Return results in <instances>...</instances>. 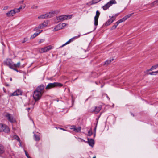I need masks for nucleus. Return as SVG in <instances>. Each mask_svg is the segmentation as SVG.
<instances>
[{
	"label": "nucleus",
	"instance_id": "f704fd0d",
	"mask_svg": "<svg viewBox=\"0 0 158 158\" xmlns=\"http://www.w3.org/2000/svg\"><path fill=\"white\" fill-rule=\"evenodd\" d=\"M117 27V25L114 24V25H113L112 27L111 28V29L114 30V29H115Z\"/></svg>",
	"mask_w": 158,
	"mask_h": 158
},
{
	"label": "nucleus",
	"instance_id": "aec40b11",
	"mask_svg": "<svg viewBox=\"0 0 158 158\" xmlns=\"http://www.w3.org/2000/svg\"><path fill=\"white\" fill-rule=\"evenodd\" d=\"M13 139L16 140L18 141L19 142L20 146H21V142L20 141V138L18 136L16 135H14L13 136Z\"/></svg>",
	"mask_w": 158,
	"mask_h": 158
},
{
	"label": "nucleus",
	"instance_id": "4be33fe9",
	"mask_svg": "<svg viewBox=\"0 0 158 158\" xmlns=\"http://www.w3.org/2000/svg\"><path fill=\"white\" fill-rule=\"evenodd\" d=\"M42 30H41L40 32H39V33H35L33 35H32L30 38L31 39H33L36 36H37L42 31Z\"/></svg>",
	"mask_w": 158,
	"mask_h": 158
},
{
	"label": "nucleus",
	"instance_id": "a19ab883",
	"mask_svg": "<svg viewBox=\"0 0 158 158\" xmlns=\"http://www.w3.org/2000/svg\"><path fill=\"white\" fill-rule=\"evenodd\" d=\"M26 156L28 158H31L29 156L28 154L26 155Z\"/></svg>",
	"mask_w": 158,
	"mask_h": 158
},
{
	"label": "nucleus",
	"instance_id": "dca6fc26",
	"mask_svg": "<svg viewBox=\"0 0 158 158\" xmlns=\"http://www.w3.org/2000/svg\"><path fill=\"white\" fill-rule=\"evenodd\" d=\"M71 129H73V131L76 132H78L80 131L81 128L80 127H76L74 126H72Z\"/></svg>",
	"mask_w": 158,
	"mask_h": 158
},
{
	"label": "nucleus",
	"instance_id": "5701e85b",
	"mask_svg": "<svg viewBox=\"0 0 158 158\" xmlns=\"http://www.w3.org/2000/svg\"><path fill=\"white\" fill-rule=\"evenodd\" d=\"M4 130H3V131L6 132L8 133L10 131V130L8 127L6 125V127H3V128Z\"/></svg>",
	"mask_w": 158,
	"mask_h": 158
},
{
	"label": "nucleus",
	"instance_id": "b1692460",
	"mask_svg": "<svg viewBox=\"0 0 158 158\" xmlns=\"http://www.w3.org/2000/svg\"><path fill=\"white\" fill-rule=\"evenodd\" d=\"M26 6V4H23L22 5H21L19 8H17V9L19 10V12H20L21 9H24L25 7Z\"/></svg>",
	"mask_w": 158,
	"mask_h": 158
},
{
	"label": "nucleus",
	"instance_id": "473e14b6",
	"mask_svg": "<svg viewBox=\"0 0 158 158\" xmlns=\"http://www.w3.org/2000/svg\"><path fill=\"white\" fill-rule=\"evenodd\" d=\"M44 41H45V39H41L39 40L38 43L39 44H41L42 43H43L44 42Z\"/></svg>",
	"mask_w": 158,
	"mask_h": 158
},
{
	"label": "nucleus",
	"instance_id": "7c9ffc66",
	"mask_svg": "<svg viewBox=\"0 0 158 158\" xmlns=\"http://www.w3.org/2000/svg\"><path fill=\"white\" fill-rule=\"evenodd\" d=\"M152 5L153 6L155 5H158V0H156L155 1L153 2Z\"/></svg>",
	"mask_w": 158,
	"mask_h": 158
},
{
	"label": "nucleus",
	"instance_id": "72a5a7b5",
	"mask_svg": "<svg viewBox=\"0 0 158 158\" xmlns=\"http://www.w3.org/2000/svg\"><path fill=\"white\" fill-rule=\"evenodd\" d=\"M38 8V7L37 6L35 5H33L31 7V8L32 9H37Z\"/></svg>",
	"mask_w": 158,
	"mask_h": 158
},
{
	"label": "nucleus",
	"instance_id": "2f4dec72",
	"mask_svg": "<svg viewBox=\"0 0 158 158\" xmlns=\"http://www.w3.org/2000/svg\"><path fill=\"white\" fill-rule=\"evenodd\" d=\"M111 60H107L105 63V64H106V65H108V64H109L111 62Z\"/></svg>",
	"mask_w": 158,
	"mask_h": 158
},
{
	"label": "nucleus",
	"instance_id": "bb28decb",
	"mask_svg": "<svg viewBox=\"0 0 158 158\" xmlns=\"http://www.w3.org/2000/svg\"><path fill=\"white\" fill-rule=\"evenodd\" d=\"M3 127H6V125L0 124V132L3 131L4 130L2 128Z\"/></svg>",
	"mask_w": 158,
	"mask_h": 158
},
{
	"label": "nucleus",
	"instance_id": "20e7f679",
	"mask_svg": "<svg viewBox=\"0 0 158 158\" xmlns=\"http://www.w3.org/2000/svg\"><path fill=\"white\" fill-rule=\"evenodd\" d=\"M67 26H68V24L64 23H60L54 27L53 31H56L63 29L65 27Z\"/></svg>",
	"mask_w": 158,
	"mask_h": 158
},
{
	"label": "nucleus",
	"instance_id": "ddd939ff",
	"mask_svg": "<svg viewBox=\"0 0 158 158\" xmlns=\"http://www.w3.org/2000/svg\"><path fill=\"white\" fill-rule=\"evenodd\" d=\"M22 94L21 91L19 90H17L14 92V93H11L10 94V96H17L21 95Z\"/></svg>",
	"mask_w": 158,
	"mask_h": 158
},
{
	"label": "nucleus",
	"instance_id": "9d476101",
	"mask_svg": "<svg viewBox=\"0 0 158 158\" xmlns=\"http://www.w3.org/2000/svg\"><path fill=\"white\" fill-rule=\"evenodd\" d=\"M100 15V12L98 10L96 12V15L94 18V24L96 26H97L98 25V19Z\"/></svg>",
	"mask_w": 158,
	"mask_h": 158
},
{
	"label": "nucleus",
	"instance_id": "1a4fd4ad",
	"mask_svg": "<svg viewBox=\"0 0 158 158\" xmlns=\"http://www.w3.org/2000/svg\"><path fill=\"white\" fill-rule=\"evenodd\" d=\"M8 120L11 123H14L15 122V119L14 118L13 116L10 114L7 113L6 115Z\"/></svg>",
	"mask_w": 158,
	"mask_h": 158
},
{
	"label": "nucleus",
	"instance_id": "2eb2a0df",
	"mask_svg": "<svg viewBox=\"0 0 158 158\" xmlns=\"http://www.w3.org/2000/svg\"><path fill=\"white\" fill-rule=\"evenodd\" d=\"M80 36V35H79L77 36H75V37H74L73 38L70 39L69 41H68V42H67L66 43H65V44H64L63 45H62L61 47H63L65 45H66L70 43L71 42L73 41L74 40H75V39L79 38Z\"/></svg>",
	"mask_w": 158,
	"mask_h": 158
},
{
	"label": "nucleus",
	"instance_id": "6e6552de",
	"mask_svg": "<svg viewBox=\"0 0 158 158\" xmlns=\"http://www.w3.org/2000/svg\"><path fill=\"white\" fill-rule=\"evenodd\" d=\"M18 12H19V10L17 8H15L6 13V15L8 17H11L14 16L16 13Z\"/></svg>",
	"mask_w": 158,
	"mask_h": 158
},
{
	"label": "nucleus",
	"instance_id": "c9c22d12",
	"mask_svg": "<svg viewBox=\"0 0 158 158\" xmlns=\"http://www.w3.org/2000/svg\"><path fill=\"white\" fill-rule=\"evenodd\" d=\"M27 40H28V38H24V40H23L22 41V43H24L25 42H26V41H27Z\"/></svg>",
	"mask_w": 158,
	"mask_h": 158
},
{
	"label": "nucleus",
	"instance_id": "f03ea898",
	"mask_svg": "<svg viewBox=\"0 0 158 158\" xmlns=\"http://www.w3.org/2000/svg\"><path fill=\"white\" fill-rule=\"evenodd\" d=\"M3 64L5 65L8 66L9 68L17 72H18L17 68L21 67V63L20 62L17 63L16 64H14L12 60L10 59H7L4 62Z\"/></svg>",
	"mask_w": 158,
	"mask_h": 158
},
{
	"label": "nucleus",
	"instance_id": "412c9836",
	"mask_svg": "<svg viewBox=\"0 0 158 158\" xmlns=\"http://www.w3.org/2000/svg\"><path fill=\"white\" fill-rule=\"evenodd\" d=\"M133 14H134L133 13H132L131 14H128L127 15L125 16L124 18H122L123 21H124L125 20L127 19L128 18H130L131 16Z\"/></svg>",
	"mask_w": 158,
	"mask_h": 158
},
{
	"label": "nucleus",
	"instance_id": "c03bdc74",
	"mask_svg": "<svg viewBox=\"0 0 158 158\" xmlns=\"http://www.w3.org/2000/svg\"><path fill=\"white\" fill-rule=\"evenodd\" d=\"M10 81H12V78H10Z\"/></svg>",
	"mask_w": 158,
	"mask_h": 158
},
{
	"label": "nucleus",
	"instance_id": "a211bd4d",
	"mask_svg": "<svg viewBox=\"0 0 158 158\" xmlns=\"http://www.w3.org/2000/svg\"><path fill=\"white\" fill-rule=\"evenodd\" d=\"M101 108V106H100L98 107L96 106L95 107L93 111V112L98 113L99 112Z\"/></svg>",
	"mask_w": 158,
	"mask_h": 158
},
{
	"label": "nucleus",
	"instance_id": "37998d69",
	"mask_svg": "<svg viewBox=\"0 0 158 158\" xmlns=\"http://www.w3.org/2000/svg\"><path fill=\"white\" fill-rule=\"evenodd\" d=\"M25 151V154H26V155L28 154L27 153V152L26 151Z\"/></svg>",
	"mask_w": 158,
	"mask_h": 158
},
{
	"label": "nucleus",
	"instance_id": "e433bc0d",
	"mask_svg": "<svg viewBox=\"0 0 158 158\" xmlns=\"http://www.w3.org/2000/svg\"><path fill=\"white\" fill-rule=\"evenodd\" d=\"M88 135L89 136H91L92 134V132L90 130H89L88 131Z\"/></svg>",
	"mask_w": 158,
	"mask_h": 158
},
{
	"label": "nucleus",
	"instance_id": "0eeeda50",
	"mask_svg": "<svg viewBox=\"0 0 158 158\" xmlns=\"http://www.w3.org/2000/svg\"><path fill=\"white\" fill-rule=\"evenodd\" d=\"M116 2L115 0H110L106 4L103 6V8L104 10H106L110 6L113 4H116Z\"/></svg>",
	"mask_w": 158,
	"mask_h": 158
},
{
	"label": "nucleus",
	"instance_id": "423d86ee",
	"mask_svg": "<svg viewBox=\"0 0 158 158\" xmlns=\"http://www.w3.org/2000/svg\"><path fill=\"white\" fill-rule=\"evenodd\" d=\"M53 48V47L50 45L44 48H39L38 49V51L40 52L41 53L48 51Z\"/></svg>",
	"mask_w": 158,
	"mask_h": 158
},
{
	"label": "nucleus",
	"instance_id": "cd10ccee",
	"mask_svg": "<svg viewBox=\"0 0 158 158\" xmlns=\"http://www.w3.org/2000/svg\"><path fill=\"white\" fill-rule=\"evenodd\" d=\"M157 73H158V70L155 72H150L149 74L151 75H156Z\"/></svg>",
	"mask_w": 158,
	"mask_h": 158
},
{
	"label": "nucleus",
	"instance_id": "c85d7f7f",
	"mask_svg": "<svg viewBox=\"0 0 158 158\" xmlns=\"http://www.w3.org/2000/svg\"><path fill=\"white\" fill-rule=\"evenodd\" d=\"M124 22L123 20V19H120L119 20H118V21H117L116 23H115V25H117V26L120 23L122 22Z\"/></svg>",
	"mask_w": 158,
	"mask_h": 158
},
{
	"label": "nucleus",
	"instance_id": "39448f33",
	"mask_svg": "<svg viewBox=\"0 0 158 158\" xmlns=\"http://www.w3.org/2000/svg\"><path fill=\"white\" fill-rule=\"evenodd\" d=\"M62 85L61 84L58 83H50L47 85L45 89L47 90H48L57 86H61Z\"/></svg>",
	"mask_w": 158,
	"mask_h": 158
},
{
	"label": "nucleus",
	"instance_id": "a18cd8bd",
	"mask_svg": "<svg viewBox=\"0 0 158 158\" xmlns=\"http://www.w3.org/2000/svg\"><path fill=\"white\" fill-rule=\"evenodd\" d=\"M93 158H96V156L94 157Z\"/></svg>",
	"mask_w": 158,
	"mask_h": 158
},
{
	"label": "nucleus",
	"instance_id": "6ab92c4d",
	"mask_svg": "<svg viewBox=\"0 0 158 158\" xmlns=\"http://www.w3.org/2000/svg\"><path fill=\"white\" fill-rule=\"evenodd\" d=\"M88 143L90 146L92 147L94 144V140L89 139H88Z\"/></svg>",
	"mask_w": 158,
	"mask_h": 158
},
{
	"label": "nucleus",
	"instance_id": "ea45409f",
	"mask_svg": "<svg viewBox=\"0 0 158 158\" xmlns=\"http://www.w3.org/2000/svg\"><path fill=\"white\" fill-rule=\"evenodd\" d=\"M59 129H61V130H62L63 131H66V130H65V129H63V128H59Z\"/></svg>",
	"mask_w": 158,
	"mask_h": 158
},
{
	"label": "nucleus",
	"instance_id": "f8f14e48",
	"mask_svg": "<svg viewBox=\"0 0 158 158\" xmlns=\"http://www.w3.org/2000/svg\"><path fill=\"white\" fill-rule=\"evenodd\" d=\"M115 19V17L114 16H112L110 19H109L107 22H106L105 25L106 26L109 25L114 21Z\"/></svg>",
	"mask_w": 158,
	"mask_h": 158
},
{
	"label": "nucleus",
	"instance_id": "7ed1b4c3",
	"mask_svg": "<svg viewBox=\"0 0 158 158\" xmlns=\"http://www.w3.org/2000/svg\"><path fill=\"white\" fill-rule=\"evenodd\" d=\"M71 15H61L56 17L55 19V22L56 23H58L61 21H63L64 20L70 19L71 18Z\"/></svg>",
	"mask_w": 158,
	"mask_h": 158
},
{
	"label": "nucleus",
	"instance_id": "f3484780",
	"mask_svg": "<svg viewBox=\"0 0 158 158\" xmlns=\"http://www.w3.org/2000/svg\"><path fill=\"white\" fill-rule=\"evenodd\" d=\"M158 67V64H157L156 65L152 66L151 68H150L149 69L147 70L145 72V73H148L149 71H151L152 70H153L155 69H156V68Z\"/></svg>",
	"mask_w": 158,
	"mask_h": 158
},
{
	"label": "nucleus",
	"instance_id": "393cba45",
	"mask_svg": "<svg viewBox=\"0 0 158 158\" xmlns=\"http://www.w3.org/2000/svg\"><path fill=\"white\" fill-rule=\"evenodd\" d=\"M46 18H47L46 14H45L41 15H40L38 17V18L39 19H44Z\"/></svg>",
	"mask_w": 158,
	"mask_h": 158
},
{
	"label": "nucleus",
	"instance_id": "9b49d317",
	"mask_svg": "<svg viewBox=\"0 0 158 158\" xmlns=\"http://www.w3.org/2000/svg\"><path fill=\"white\" fill-rule=\"evenodd\" d=\"M48 21H44L43 23L40 24L39 25L36 30H38L40 29H42L43 28V27L47 26L48 23Z\"/></svg>",
	"mask_w": 158,
	"mask_h": 158
},
{
	"label": "nucleus",
	"instance_id": "58836bf2",
	"mask_svg": "<svg viewBox=\"0 0 158 158\" xmlns=\"http://www.w3.org/2000/svg\"><path fill=\"white\" fill-rule=\"evenodd\" d=\"M23 2H24V1H23V0H22V1H20V2H19V3L20 4H22V3H23Z\"/></svg>",
	"mask_w": 158,
	"mask_h": 158
},
{
	"label": "nucleus",
	"instance_id": "f257e3e1",
	"mask_svg": "<svg viewBox=\"0 0 158 158\" xmlns=\"http://www.w3.org/2000/svg\"><path fill=\"white\" fill-rule=\"evenodd\" d=\"M44 86L41 85L39 86L34 91L33 97L35 101H37L40 99L42 94L44 92Z\"/></svg>",
	"mask_w": 158,
	"mask_h": 158
},
{
	"label": "nucleus",
	"instance_id": "c756f323",
	"mask_svg": "<svg viewBox=\"0 0 158 158\" xmlns=\"http://www.w3.org/2000/svg\"><path fill=\"white\" fill-rule=\"evenodd\" d=\"M34 137H35V140L36 141H37L40 140V137L38 135H35Z\"/></svg>",
	"mask_w": 158,
	"mask_h": 158
},
{
	"label": "nucleus",
	"instance_id": "4468645a",
	"mask_svg": "<svg viewBox=\"0 0 158 158\" xmlns=\"http://www.w3.org/2000/svg\"><path fill=\"white\" fill-rule=\"evenodd\" d=\"M56 13L55 11H52L46 13L47 18H51Z\"/></svg>",
	"mask_w": 158,
	"mask_h": 158
},
{
	"label": "nucleus",
	"instance_id": "79ce46f5",
	"mask_svg": "<svg viewBox=\"0 0 158 158\" xmlns=\"http://www.w3.org/2000/svg\"><path fill=\"white\" fill-rule=\"evenodd\" d=\"M30 109L31 108H28L27 109V110L28 111V112H29V110H30Z\"/></svg>",
	"mask_w": 158,
	"mask_h": 158
},
{
	"label": "nucleus",
	"instance_id": "a878e982",
	"mask_svg": "<svg viewBox=\"0 0 158 158\" xmlns=\"http://www.w3.org/2000/svg\"><path fill=\"white\" fill-rule=\"evenodd\" d=\"M4 152V147L0 145V154H2Z\"/></svg>",
	"mask_w": 158,
	"mask_h": 158
},
{
	"label": "nucleus",
	"instance_id": "4c0bfd02",
	"mask_svg": "<svg viewBox=\"0 0 158 158\" xmlns=\"http://www.w3.org/2000/svg\"><path fill=\"white\" fill-rule=\"evenodd\" d=\"M8 8V7L7 6H5V7H4L3 8V10H6Z\"/></svg>",
	"mask_w": 158,
	"mask_h": 158
}]
</instances>
